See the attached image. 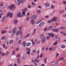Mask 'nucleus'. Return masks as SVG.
I'll return each instance as SVG.
<instances>
[{"label":"nucleus","instance_id":"obj_1","mask_svg":"<svg viewBox=\"0 0 66 66\" xmlns=\"http://www.w3.org/2000/svg\"><path fill=\"white\" fill-rule=\"evenodd\" d=\"M63 59L62 58H60L57 61V64L59 65H61V64L62 62H61V60Z\"/></svg>","mask_w":66,"mask_h":66},{"label":"nucleus","instance_id":"obj_2","mask_svg":"<svg viewBox=\"0 0 66 66\" xmlns=\"http://www.w3.org/2000/svg\"><path fill=\"white\" fill-rule=\"evenodd\" d=\"M15 5L12 4L9 7L10 9H11V10H13L15 8Z\"/></svg>","mask_w":66,"mask_h":66},{"label":"nucleus","instance_id":"obj_3","mask_svg":"<svg viewBox=\"0 0 66 66\" xmlns=\"http://www.w3.org/2000/svg\"><path fill=\"white\" fill-rule=\"evenodd\" d=\"M9 16H10L11 18H12L13 16V14L12 13H8L7 14L6 17H8Z\"/></svg>","mask_w":66,"mask_h":66},{"label":"nucleus","instance_id":"obj_4","mask_svg":"<svg viewBox=\"0 0 66 66\" xmlns=\"http://www.w3.org/2000/svg\"><path fill=\"white\" fill-rule=\"evenodd\" d=\"M45 24V22H42L40 23L39 24V27H42V26H43Z\"/></svg>","mask_w":66,"mask_h":66},{"label":"nucleus","instance_id":"obj_5","mask_svg":"<svg viewBox=\"0 0 66 66\" xmlns=\"http://www.w3.org/2000/svg\"><path fill=\"white\" fill-rule=\"evenodd\" d=\"M32 24H34L35 23V21L32 19H31L30 21Z\"/></svg>","mask_w":66,"mask_h":66},{"label":"nucleus","instance_id":"obj_6","mask_svg":"<svg viewBox=\"0 0 66 66\" xmlns=\"http://www.w3.org/2000/svg\"><path fill=\"white\" fill-rule=\"evenodd\" d=\"M42 41L43 43H44L45 42H46V37H44L42 39Z\"/></svg>","mask_w":66,"mask_h":66},{"label":"nucleus","instance_id":"obj_7","mask_svg":"<svg viewBox=\"0 0 66 66\" xmlns=\"http://www.w3.org/2000/svg\"><path fill=\"white\" fill-rule=\"evenodd\" d=\"M50 5V4L49 3H46L45 4H44V5L45 6H48Z\"/></svg>","mask_w":66,"mask_h":66},{"label":"nucleus","instance_id":"obj_8","mask_svg":"<svg viewBox=\"0 0 66 66\" xmlns=\"http://www.w3.org/2000/svg\"><path fill=\"white\" fill-rule=\"evenodd\" d=\"M52 30L54 32H57L59 31V30L57 29H52Z\"/></svg>","mask_w":66,"mask_h":66},{"label":"nucleus","instance_id":"obj_9","mask_svg":"<svg viewBox=\"0 0 66 66\" xmlns=\"http://www.w3.org/2000/svg\"><path fill=\"white\" fill-rule=\"evenodd\" d=\"M24 0H17V1H18L19 3H20V2H23Z\"/></svg>","mask_w":66,"mask_h":66},{"label":"nucleus","instance_id":"obj_10","mask_svg":"<svg viewBox=\"0 0 66 66\" xmlns=\"http://www.w3.org/2000/svg\"><path fill=\"white\" fill-rule=\"evenodd\" d=\"M31 45V43H29L26 44V46L28 47V46H30Z\"/></svg>","mask_w":66,"mask_h":66},{"label":"nucleus","instance_id":"obj_11","mask_svg":"<svg viewBox=\"0 0 66 66\" xmlns=\"http://www.w3.org/2000/svg\"><path fill=\"white\" fill-rule=\"evenodd\" d=\"M36 16L35 15H34L32 16V18L34 19H36Z\"/></svg>","mask_w":66,"mask_h":66},{"label":"nucleus","instance_id":"obj_12","mask_svg":"<svg viewBox=\"0 0 66 66\" xmlns=\"http://www.w3.org/2000/svg\"><path fill=\"white\" fill-rule=\"evenodd\" d=\"M52 21H56V18L55 17L53 18V19H52Z\"/></svg>","mask_w":66,"mask_h":66},{"label":"nucleus","instance_id":"obj_13","mask_svg":"<svg viewBox=\"0 0 66 66\" xmlns=\"http://www.w3.org/2000/svg\"><path fill=\"white\" fill-rule=\"evenodd\" d=\"M17 16H18L19 17H20L21 16V13H18L17 14Z\"/></svg>","mask_w":66,"mask_h":66},{"label":"nucleus","instance_id":"obj_14","mask_svg":"<svg viewBox=\"0 0 66 66\" xmlns=\"http://www.w3.org/2000/svg\"><path fill=\"white\" fill-rule=\"evenodd\" d=\"M51 65H52V66H53L55 64V62L54 61L53 62L51 63Z\"/></svg>","mask_w":66,"mask_h":66},{"label":"nucleus","instance_id":"obj_15","mask_svg":"<svg viewBox=\"0 0 66 66\" xmlns=\"http://www.w3.org/2000/svg\"><path fill=\"white\" fill-rule=\"evenodd\" d=\"M13 43H14V41L12 40H11L9 41V44H13Z\"/></svg>","mask_w":66,"mask_h":66},{"label":"nucleus","instance_id":"obj_16","mask_svg":"<svg viewBox=\"0 0 66 66\" xmlns=\"http://www.w3.org/2000/svg\"><path fill=\"white\" fill-rule=\"evenodd\" d=\"M26 50L27 51H31V50L29 48H26Z\"/></svg>","mask_w":66,"mask_h":66},{"label":"nucleus","instance_id":"obj_17","mask_svg":"<svg viewBox=\"0 0 66 66\" xmlns=\"http://www.w3.org/2000/svg\"><path fill=\"white\" fill-rule=\"evenodd\" d=\"M30 35V34H28L27 35L24 36V38H26V37H28Z\"/></svg>","mask_w":66,"mask_h":66},{"label":"nucleus","instance_id":"obj_18","mask_svg":"<svg viewBox=\"0 0 66 66\" xmlns=\"http://www.w3.org/2000/svg\"><path fill=\"white\" fill-rule=\"evenodd\" d=\"M48 34L50 36H51V37H53V34L48 33Z\"/></svg>","mask_w":66,"mask_h":66},{"label":"nucleus","instance_id":"obj_19","mask_svg":"<svg viewBox=\"0 0 66 66\" xmlns=\"http://www.w3.org/2000/svg\"><path fill=\"white\" fill-rule=\"evenodd\" d=\"M16 28H15L14 29H13L12 30V31H13L12 32L13 33H15V32L16 30Z\"/></svg>","mask_w":66,"mask_h":66},{"label":"nucleus","instance_id":"obj_20","mask_svg":"<svg viewBox=\"0 0 66 66\" xmlns=\"http://www.w3.org/2000/svg\"><path fill=\"white\" fill-rule=\"evenodd\" d=\"M6 31L3 30L2 31V34H4V33H6Z\"/></svg>","mask_w":66,"mask_h":66},{"label":"nucleus","instance_id":"obj_21","mask_svg":"<svg viewBox=\"0 0 66 66\" xmlns=\"http://www.w3.org/2000/svg\"><path fill=\"white\" fill-rule=\"evenodd\" d=\"M23 45L24 47L26 46V42H23Z\"/></svg>","mask_w":66,"mask_h":66},{"label":"nucleus","instance_id":"obj_22","mask_svg":"<svg viewBox=\"0 0 66 66\" xmlns=\"http://www.w3.org/2000/svg\"><path fill=\"white\" fill-rule=\"evenodd\" d=\"M18 22V21L17 20H14V23L15 24H17V22Z\"/></svg>","mask_w":66,"mask_h":66},{"label":"nucleus","instance_id":"obj_23","mask_svg":"<svg viewBox=\"0 0 66 66\" xmlns=\"http://www.w3.org/2000/svg\"><path fill=\"white\" fill-rule=\"evenodd\" d=\"M52 20H50L47 21V22L48 23H51V22H52Z\"/></svg>","mask_w":66,"mask_h":66},{"label":"nucleus","instance_id":"obj_24","mask_svg":"<svg viewBox=\"0 0 66 66\" xmlns=\"http://www.w3.org/2000/svg\"><path fill=\"white\" fill-rule=\"evenodd\" d=\"M61 47L62 48H65V45H61Z\"/></svg>","mask_w":66,"mask_h":66},{"label":"nucleus","instance_id":"obj_25","mask_svg":"<svg viewBox=\"0 0 66 66\" xmlns=\"http://www.w3.org/2000/svg\"><path fill=\"white\" fill-rule=\"evenodd\" d=\"M42 21V20H38L37 22H36V24H37V23H38L39 22H41Z\"/></svg>","mask_w":66,"mask_h":66},{"label":"nucleus","instance_id":"obj_26","mask_svg":"<svg viewBox=\"0 0 66 66\" xmlns=\"http://www.w3.org/2000/svg\"><path fill=\"white\" fill-rule=\"evenodd\" d=\"M6 18L5 17H3V19L2 20V22H4V20H5V19Z\"/></svg>","mask_w":66,"mask_h":66},{"label":"nucleus","instance_id":"obj_27","mask_svg":"<svg viewBox=\"0 0 66 66\" xmlns=\"http://www.w3.org/2000/svg\"><path fill=\"white\" fill-rule=\"evenodd\" d=\"M52 26H51L48 29L51 30H52Z\"/></svg>","mask_w":66,"mask_h":66},{"label":"nucleus","instance_id":"obj_28","mask_svg":"<svg viewBox=\"0 0 66 66\" xmlns=\"http://www.w3.org/2000/svg\"><path fill=\"white\" fill-rule=\"evenodd\" d=\"M26 57V54H24L23 55V59H24Z\"/></svg>","mask_w":66,"mask_h":66},{"label":"nucleus","instance_id":"obj_29","mask_svg":"<svg viewBox=\"0 0 66 66\" xmlns=\"http://www.w3.org/2000/svg\"><path fill=\"white\" fill-rule=\"evenodd\" d=\"M5 39V37L4 36H2V37L1 39L2 40H3V39Z\"/></svg>","mask_w":66,"mask_h":66},{"label":"nucleus","instance_id":"obj_30","mask_svg":"<svg viewBox=\"0 0 66 66\" xmlns=\"http://www.w3.org/2000/svg\"><path fill=\"white\" fill-rule=\"evenodd\" d=\"M19 32H20V31L19 30L16 33V35H18L19 34Z\"/></svg>","mask_w":66,"mask_h":66},{"label":"nucleus","instance_id":"obj_31","mask_svg":"<svg viewBox=\"0 0 66 66\" xmlns=\"http://www.w3.org/2000/svg\"><path fill=\"white\" fill-rule=\"evenodd\" d=\"M25 13L26 12H25V11H23L22 13V14L23 15H25Z\"/></svg>","mask_w":66,"mask_h":66},{"label":"nucleus","instance_id":"obj_32","mask_svg":"<svg viewBox=\"0 0 66 66\" xmlns=\"http://www.w3.org/2000/svg\"><path fill=\"white\" fill-rule=\"evenodd\" d=\"M57 44V41L55 42L53 44V45H56Z\"/></svg>","mask_w":66,"mask_h":66},{"label":"nucleus","instance_id":"obj_33","mask_svg":"<svg viewBox=\"0 0 66 66\" xmlns=\"http://www.w3.org/2000/svg\"><path fill=\"white\" fill-rule=\"evenodd\" d=\"M31 41L33 44V45H34L35 44V43L34 42H33V39H31Z\"/></svg>","mask_w":66,"mask_h":66},{"label":"nucleus","instance_id":"obj_34","mask_svg":"<svg viewBox=\"0 0 66 66\" xmlns=\"http://www.w3.org/2000/svg\"><path fill=\"white\" fill-rule=\"evenodd\" d=\"M29 19L30 18H29V17H27L26 19V21H28Z\"/></svg>","mask_w":66,"mask_h":66},{"label":"nucleus","instance_id":"obj_35","mask_svg":"<svg viewBox=\"0 0 66 66\" xmlns=\"http://www.w3.org/2000/svg\"><path fill=\"white\" fill-rule=\"evenodd\" d=\"M36 29H34L32 33H34L35 32H36Z\"/></svg>","mask_w":66,"mask_h":66},{"label":"nucleus","instance_id":"obj_36","mask_svg":"<svg viewBox=\"0 0 66 66\" xmlns=\"http://www.w3.org/2000/svg\"><path fill=\"white\" fill-rule=\"evenodd\" d=\"M40 52H39V50H38L37 51V54H39Z\"/></svg>","mask_w":66,"mask_h":66},{"label":"nucleus","instance_id":"obj_37","mask_svg":"<svg viewBox=\"0 0 66 66\" xmlns=\"http://www.w3.org/2000/svg\"><path fill=\"white\" fill-rule=\"evenodd\" d=\"M63 4H65V5L66 4V1H63Z\"/></svg>","mask_w":66,"mask_h":66},{"label":"nucleus","instance_id":"obj_38","mask_svg":"<svg viewBox=\"0 0 66 66\" xmlns=\"http://www.w3.org/2000/svg\"><path fill=\"white\" fill-rule=\"evenodd\" d=\"M51 8L53 9H54V5H52V6H51Z\"/></svg>","mask_w":66,"mask_h":66},{"label":"nucleus","instance_id":"obj_39","mask_svg":"<svg viewBox=\"0 0 66 66\" xmlns=\"http://www.w3.org/2000/svg\"><path fill=\"white\" fill-rule=\"evenodd\" d=\"M35 61H36L37 62H39V61L38 60H37V59L36 58L35 59Z\"/></svg>","mask_w":66,"mask_h":66},{"label":"nucleus","instance_id":"obj_40","mask_svg":"<svg viewBox=\"0 0 66 66\" xmlns=\"http://www.w3.org/2000/svg\"><path fill=\"white\" fill-rule=\"evenodd\" d=\"M3 15V13H1V14H0V18H1L2 17L1 16Z\"/></svg>","mask_w":66,"mask_h":66},{"label":"nucleus","instance_id":"obj_41","mask_svg":"<svg viewBox=\"0 0 66 66\" xmlns=\"http://www.w3.org/2000/svg\"><path fill=\"white\" fill-rule=\"evenodd\" d=\"M47 29L46 28H45L43 30V31L44 32H45L47 31Z\"/></svg>","mask_w":66,"mask_h":66},{"label":"nucleus","instance_id":"obj_42","mask_svg":"<svg viewBox=\"0 0 66 66\" xmlns=\"http://www.w3.org/2000/svg\"><path fill=\"white\" fill-rule=\"evenodd\" d=\"M49 15L45 16V18H49Z\"/></svg>","mask_w":66,"mask_h":66},{"label":"nucleus","instance_id":"obj_43","mask_svg":"<svg viewBox=\"0 0 66 66\" xmlns=\"http://www.w3.org/2000/svg\"><path fill=\"white\" fill-rule=\"evenodd\" d=\"M27 53L28 54H30V52L28 51L27 52Z\"/></svg>","mask_w":66,"mask_h":66},{"label":"nucleus","instance_id":"obj_44","mask_svg":"<svg viewBox=\"0 0 66 66\" xmlns=\"http://www.w3.org/2000/svg\"><path fill=\"white\" fill-rule=\"evenodd\" d=\"M63 35L64 36H66V32H64L63 33Z\"/></svg>","mask_w":66,"mask_h":66},{"label":"nucleus","instance_id":"obj_45","mask_svg":"<svg viewBox=\"0 0 66 66\" xmlns=\"http://www.w3.org/2000/svg\"><path fill=\"white\" fill-rule=\"evenodd\" d=\"M52 47H50L49 48V50L51 51H52Z\"/></svg>","mask_w":66,"mask_h":66},{"label":"nucleus","instance_id":"obj_46","mask_svg":"<svg viewBox=\"0 0 66 66\" xmlns=\"http://www.w3.org/2000/svg\"><path fill=\"white\" fill-rule=\"evenodd\" d=\"M32 52L34 53H35L36 52V50H34L32 51Z\"/></svg>","mask_w":66,"mask_h":66},{"label":"nucleus","instance_id":"obj_47","mask_svg":"<svg viewBox=\"0 0 66 66\" xmlns=\"http://www.w3.org/2000/svg\"><path fill=\"white\" fill-rule=\"evenodd\" d=\"M41 11L40 10H37V12L38 13H40V12Z\"/></svg>","mask_w":66,"mask_h":66},{"label":"nucleus","instance_id":"obj_48","mask_svg":"<svg viewBox=\"0 0 66 66\" xmlns=\"http://www.w3.org/2000/svg\"><path fill=\"white\" fill-rule=\"evenodd\" d=\"M45 50L46 51H47V50H48V47H46L45 49Z\"/></svg>","mask_w":66,"mask_h":66},{"label":"nucleus","instance_id":"obj_49","mask_svg":"<svg viewBox=\"0 0 66 66\" xmlns=\"http://www.w3.org/2000/svg\"><path fill=\"white\" fill-rule=\"evenodd\" d=\"M3 54V53H2V52H0V55H2Z\"/></svg>","mask_w":66,"mask_h":66},{"label":"nucleus","instance_id":"obj_50","mask_svg":"<svg viewBox=\"0 0 66 66\" xmlns=\"http://www.w3.org/2000/svg\"><path fill=\"white\" fill-rule=\"evenodd\" d=\"M16 51H18V50H19V48H16Z\"/></svg>","mask_w":66,"mask_h":66},{"label":"nucleus","instance_id":"obj_51","mask_svg":"<svg viewBox=\"0 0 66 66\" xmlns=\"http://www.w3.org/2000/svg\"><path fill=\"white\" fill-rule=\"evenodd\" d=\"M40 36L41 37H43V36H44V35L42 34L40 35Z\"/></svg>","mask_w":66,"mask_h":66},{"label":"nucleus","instance_id":"obj_52","mask_svg":"<svg viewBox=\"0 0 66 66\" xmlns=\"http://www.w3.org/2000/svg\"><path fill=\"white\" fill-rule=\"evenodd\" d=\"M60 29H64V27H62L60 28Z\"/></svg>","mask_w":66,"mask_h":66},{"label":"nucleus","instance_id":"obj_53","mask_svg":"<svg viewBox=\"0 0 66 66\" xmlns=\"http://www.w3.org/2000/svg\"><path fill=\"white\" fill-rule=\"evenodd\" d=\"M27 8H25L24 10V11H27Z\"/></svg>","mask_w":66,"mask_h":66},{"label":"nucleus","instance_id":"obj_54","mask_svg":"<svg viewBox=\"0 0 66 66\" xmlns=\"http://www.w3.org/2000/svg\"><path fill=\"white\" fill-rule=\"evenodd\" d=\"M55 24H56V26H57V25H58L59 23L57 22H56L55 23Z\"/></svg>","mask_w":66,"mask_h":66},{"label":"nucleus","instance_id":"obj_55","mask_svg":"<svg viewBox=\"0 0 66 66\" xmlns=\"http://www.w3.org/2000/svg\"><path fill=\"white\" fill-rule=\"evenodd\" d=\"M60 32L61 34H64V32L63 31H61Z\"/></svg>","mask_w":66,"mask_h":66},{"label":"nucleus","instance_id":"obj_56","mask_svg":"<svg viewBox=\"0 0 66 66\" xmlns=\"http://www.w3.org/2000/svg\"><path fill=\"white\" fill-rule=\"evenodd\" d=\"M3 5V3H1L0 6H2Z\"/></svg>","mask_w":66,"mask_h":66},{"label":"nucleus","instance_id":"obj_57","mask_svg":"<svg viewBox=\"0 0 66 66\" xmlns=\"http://www.w3.org/2000/svg\"><path fill=\"white\" fill-rule=\"evenodd\" d=\"M38 7L39 9H42V7H41V6H38Z\"/></svg>","mask_w":66,"mask_h":66},{"label":"nucleus","instance_id":"obj_58","mask_svg":"<svg viewBox=\"0 0 66 66\" xmlns=\"http://www.w3.org/2000/svg\"><path fill=\"white\" fill-rule=\"evenodd\" d=\"M32 5H35V4H34V3L33 2H32L31 3Z\"/></svg>","mask_w":66,"mask_h":66},{"label":"nucleus","instance_id":"obj_59","mask_svg":"<svg viewBox=\"0 0 66 66\" xmlns=\"http://www.w3.org/2000/svg\"><path fill=\"white\" fill-rule=\"evenodd\" d=\"M47 39H48L50 38V37H49V36H48L46 37Z\"/></svg>","mask_w":66,"mask_h":66},{"label":"nucleus","instance_id":"obj_60","mask_svg":"<svg viewBox=\"0 0 66 66\" xmlns=\"http://www.w3.org/2000/svg\"><path fill=\"white\" fill-rule=\"evenodd\" d=\"M15 54V51H13V54Z\"/></svg>","mask_w":66,"mask_h":66},{"label":"nucleus","instance_id":"obj_61","mask_svg":"<svg viewBox=\"0 0 66 66\" xmlns=\"http://www.w3.org/2000/svg\"><path fill=\"white\" fill-rule=\"evenodd\" d=\"M64 17H65V18H66V14H65L64 15H63Z\"/></svg>","mask_w":66,"mask_h":66},{"label":"nucleus","instance_id":"obj_62","mask_svg":"<svg viewBox=\"0 0 66 66\" xmlns=\"http://www.w3.org/2000/svg\"><path fill=\"white\" fill-rule=\"evenodd\" d=\"M42 55H43L42 54H41L40 57H41V58H42Z\"/></svg>","mask_w":66,"mask_h":66},{"label":"nucleus","instance_id":"obj_63","mask_svg":"<svg viewBox=\"0 0 66 66\" xmlns=\"http://www.w3.org/2000/svg\"><path fill=\"white\" fill-rule=\"evenodd\" d=\"M3 47L4 48V47H5V44H3Z\"/></svg>","mask_w":66,"mask_h":66},{"label":"nucleus","instance_id":"obj_64","mask_svg":"<svg viewBox=\"0 0 66 66\" xmlns=\"http://www.w3.org/2000/svg\"><path fill=\"white\" fill-rule=\"evenodd\" d=\"M41 66H45V64H42L41 65Z\"/></svg>","mask_w":66,"mask_h":66}]
</instances>
